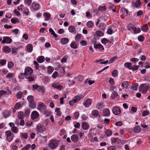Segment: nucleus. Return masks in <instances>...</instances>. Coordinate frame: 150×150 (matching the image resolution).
Segmentation results:
<instances>
[{"instance_id":"1","label":"nucleus","mask_w":150,"mask_h":150,"mask_svg":"<svg viewBox=\"0 0 150 150\" xmlns=\"http://www.w3.org/2000/svg\"><path fill=\"white\" fill-rule=\"evenodd\" d=\"M6 135V139L8 142H11L14 137V134L10 130H8L5 132Z\"/></svg>"},{"instance_id":"2","label":"nucleus","mask_w":150,"mask_h":150,"mask_svg":"<svg viewBox=\"0 0 150 150\" xmlns=\"http://www.w3.org/2000/svg\"><path fill=\"white\" fill-rule=\"evenodd\" d=\"M149 88V87L147 86L145 83L141 84L139 87V90L142 91V92L145 94L147 92V90Z\"/></svg>"},{"instance_id":"3","label":"nucleus","mask_w":150,"mask_h":150,"mask_svg":"<svg viewBox=\"0 0 150 150\" xmlns=\"http://www.w3.org/2000/svg\"><path fill=\"white\" fill-rule=\"evenodd\" d=\"M33 88L36 90L38 91L42 92V94L45 92V90L44 88L41 86H39L37 84L35 85H33Z\"/></svg>"},{"instance_id":"4","label":"nucleus","mask_w":150,"mask_h":150,"mask_svg":"<svg viewBox=\"0 0 150 150\" xmlns=\"http://www.w3.org/2000/svg\"><path fill=\"white\" fill-rule=\"evenodd\" d=\"M33 70L30 67H28L25 70V77L30 76L33 73Z\"/></svg>"},{"instance_id":"5","label":"nucleus","mask_w":150,"mask_h":150,"mask_svg":"<svg viewBox=\"0 0 150 150\" xmlns=\"http://www.w3.org/2000/svg\"><path fill=\"white\" fill-rule=\"evenodd\" d=\"M12 40L11 39L10 37L7 36L4 37H3V40L1 42V43L4 44L5 43L10 44Z\"/></svg>"},{"instance_id":"6","label":"nucleus","mask_w":150,"mask_h":150,"mask_svg":"<svg viewBox=\"0 0 150 150\" xmlns=\"http://www.w3.org/2000/svg\"><path fill=\"white\" fill-rule=\"evenodd\" d=\"M112 111L113 113L115 115H119L121 113V110L118 107L115 106L113 108Z\"/></svg>"},{"instance_id":"7","label":"nucleus","mask_w":150,"mask_h":150,"mask_svg":"<svg viewBox=\"0 0 150 150\" xmlns=\"http://www.w3.org/2000/svg\"><path fill=\"white\" fill-rule=\"evenodd\" d=\"M39 113L36 111H33L31 115V117L32 120H34L38 118L39 116Z\"/></svg>"},{"instance_id":"8","label":"nucleus","mask_w":150,"mask_h":150,"mask_svg":"<svg viewBox=\"0 0 150 150\" xmlns=\"http://www.w3.org/2000/svg\"><path fill=\"white\" fill-rule=\"evenodd\" d=\"M36 129L38 132L42 133L45 130L44 126L42 125H38L37 126Z\"/></svg>"},{"instance_id":"9","label":"nucleus","mask_w":150,"mask_h":150,"mask_svg":"<svg viewBox=\"0 0 150 150\" xmlns=\"http://www.w3.org/2000/svg\"><path fill=\"white\" fill-rule=\"evenodd\" d=\"M92 102V100L90 98H88L86 100L84 101L83 104L86 107H89Z\"/></svg>"},{"instance_id":"10","label":"nucleus","mask_w":150,"mask_h":150,"mask_svg":"<svg viewBox=\"0 0 150 150\" xmlns=\"http://www.w3.org/2000/svg\"><path fill=\"white\" fill-rule=\"evenodd\" d=\"M50 148L52 149H55L57 146V144L54 141L52 140L49 144Z\"/></svg>"},{"instance_id":"11","label":"nucleus","mask_w":150,"mask_h":150,"mask_svg":"<svg viewBox=\"0 0 150 150\" xmlns=\"http://www.w3.org/2000/svg\"><path fill=\"white\" fill-rule=\"evenodd\" d=\"M52 86L54 88L58 89L59 90H61L63 88V86L59 85V83H57L54 84L52 85Z\"/></svg>"},{"instance_id":"12","label":"nucleus","mask_w":150,"mask_h":150,"mask_svg":"<svg viewBox=\"0 0 150 150\" xmlns=\"http://www.w3.org/2000/svg\"><path fill=\"white\" fill-rule=\"evenodd\" d=\"M94 47L96 49H98L100 51H102L104 50L103 46L100 44H97L94 45Z\"/></svg>"},{"instance_id":"13","label":"nucleus","mask_w":150,"mask_h":150,"mask_svg":"<svg viewBox=\"0 0 150 150\" xmlns=\"http://www.w3.org/2000/svg\"><path fill=\"white\" fill-rule=\"evenodd\" d=\"M32 7L34 11H37L39 8V5L35 2H33L32 4Z\"/></svg>"},{"instance_id":"14","label":"nucleus","mask_w":150,"mask_h":150,"mask_svg":"<svg viewBox=\"0 0 150 150\" xmlns=\"http://www.w3.org/2000/svg\"><path fill=\"white\" fill-rule=\"evenodd\" d=\"M141 5V2L139 0L136 1L135 3L132 4V6L133 7L139 8Z\"/></svg>"},{"instance_id":"15","label":"nucleus","mask_w":150,"mask_h":150,"mask_svg":"<svg viewBox=\"0 0 150 150\" xmlns=\"http://www.w3.org/2000/svg\"><path fill=\"white\" fill-rule=\"evenodd\" d=\"M71 140L75 142H77L78 141V137L77 135L74 134L72 135L71 137Z\"/></svg>"},{"instance_id":"16","label":"nucleus","mask_w":150,"mask_h":150,"mask_svg":"<svg viewBox=\"0 0 150 150\" xmlns=\"http://www.w3.org/2000/svg\"><path fill=\"white\" fill-rule=\"evenodd\" d=\"M46 106L43 103L40 102L39 103V105L38 107V109L40 110L42 108L45 110L46 108Z\"/></svg>"},{"instance_id":"17","label":"nucleus","mask_w":150,"mask_h":150,"mask_svg":"<svg viewBox=\"0 0 150 150\" xmlns=\"http://www.w3.org/2000/svg\"><path fill=\"white\" fill-rule=\"evenodd\" d=\"M69 39L67 38H63L61 39V43L63 45L67 44L69 41Z\"/></svg>"},{"instance_id":"18","label":"nucleus","mask_w":150,"mask_h":150,"mask_svg":"<svg viewBox=\"0 0 150 150\" xmlns=\"http://www.w3.org/2000/svg\"><path fill=\"white\" fill-rule=\"evenodd\" d=\"M103 113L104 115L105 116H108L110 114L109 109L108 108L104 109L103 110Z\"/></svg>"},{"instance_id":"19","label":"nucleus","mask_w":150,"mask_h":150,"mask_svg":"<svg viewBox=\"0 0 150 150\" xmlns=\"http://www.w3.org/2000/svg\"><path fill=\"white\" fill-rule=\"evenodd\" d=\"M131 28L133 30L134 33L136 34L138 33L141 31L139 28H136L134 26H132Z\"/></svg>"},{"instance_id":"20","label":"nucleus","mask_w":150,"mask_h":150,"mask_svg":"<svg viewBox=\"0 0 150 150\" xmlns=\"http://www.w3.org/2000/svg\"><path fill=\"white\" fill-rule=\"evenodd\" d=\"M23 104L22 103H21V102H20L17 103L14 105V108L16 110L18 109L22 105H23Z\"/></svg>"},{"instance_id":"21","label":"nucleus","mask_w":150,"mask_h":150,"mask_svg":"<svg viewBox=\"0 0 150 150\" xmlns=\"http://www.w3.org/2000/svg\"><path fill=\"white\" fill-rule=\"evenodd\" d=\"M45 60V57L43 56H40L37 58V61L39 63L42 62Z\"/></svg>"},{"instance_id":"22","label":"nucleus","mask_w":150,"mask_h":150,"mask_svg":"<svg viewBox=\"0 0 150 150\" xmlns=\"http://www.w3.org/2000/svg\"><path fill=\"white\" fill-rule=\"evenodd\" d=\"M134 132L136 133H139L141 132V129L140 127H139L138 126H137L134 127Z\"/></svg>"},{"instance_id":"23","label":"nucleus","mask_w":150,"mask_h":150,"mask_svg":"<svg viewBox=\"0 0 150 150\" xmlns=\"http://www.w3.org/2000/svg\"><path fill=\"white\" fill-rule=\"evenodd\" d=\"M82 126V128L84 130H86L88 129V126L86 123L85 122H83Z\"/></svg>"},{"instance_id":"24","label":"nucleus","mask_w":150,"mask_h":150,"mask_svg":"<svg viewBox=\"0 0 150 150\" xmlns=\"http://www.w3.org/2000/svg\"><path fill=\"white\" fill-rule=\"evenodd\" d=\"M138 86V84L137 83H134L132 84V86L130 88L132 90H137Z\"/></svg>"},{"instance_id":"25","label":"nucleus","mask_w":150,"mask_h":150,"mask_svg":"<svg viewBox=\"0 0 150 150\" xmlns=\"http://www.w3.org/2000/svg\"><path fill=\"white\" fill-rule=\"evenodd\" d=\"M20 135L21 138L27 139L28 137V134L26 133H21Z\"/></svg>"},{"instance_id":"26","label":"nucleus","mask_w":150,"mask_h":150,"mask_svg":"<svg viewBox=\"0 0 150 150\" xmlns=\"http://www.w3.org/2000/svg\"><path fill=\"white\" fill-rule=\"evenodd\" d=\"M70 47L74 49H75L77 48L78 46L77 44L74 42H72L70 45Z\"/></svg>"},{"instance_id":"27","label":"nucleus","mask_w":150,"mask_h":150,"mask_svg":"<svg viewBox=\"0 0 150 150\" xmlns=\"http://www.w3.org/2000/svg\"><path fill=\"white\" fill-rule=\"evenodd\" d=\"M125 66L128 68L129 69H131L132 64L131 63H125L124 64Z\"/></svg>"},{"instance_id":"28","label":"nucleus","mask_w":150,"mask_h":150,"mask_svg":"<svg viewBox=\"0 0 150 150\" xmlns=\"http://www.w3.org/2000/svg\"><path fill=\"white\" fill-rule=\"evenodd\" d=\"M103 103L101 102L98 103L96 105V108L98 110L100 109L103 107Z\"/></svg>"},{"instance_id":"29","label":"nucleus","mask_w":150,"mask_h":150,"mask_svg":"<svg viewBox=\"0 0 150 150\" xmlns=\"http://www.w3.org/2000/svg\"><path fill=\"white\" fill-rule=\"evenodd\" d=\"M27 51L29 52H31L33 50L32 46L31 44H29L27 47Z\"/></svg>"},{"instance_id":"30","label":"nucleus","mask_w":150,"mask_h":150,"mask_svg":"<svg viewBox=\"0 0 150 150\" xmlns=\"http://www.w3.org/2000/svg\"><path fill=\"white\" fill-rule=\"evenodd\" d=\"M53 70L54 69L53 67L51 66L48 67L47 68V72L49 74H51L53 71Z\"/></svg>"},{"instance_id":"31","label":"nucleus","mask_w":150,"mask_h":150,"mask_svg":"<svg viewBox=\"0 0 150 150\" xmlns=\"http://www.w3.org/2000/svg\"><path fill=\"white\" fill-rule=\"evenodd\" d=\"M86 25L88 28H92L93 26V23L92 21H89L87 23Z\"/></svg>"},{"instance_id":"32","label":"nucleus","mask_w":150,"mask_h":150,"mask_svg":"<svg viewBox=\"0 0 150 150\" xmlns=\"http://www.w3.org/2000/svg\"><path fill=\"white\" fill-rule=\"evenodd\" d=\"M99 112L97 110H95L92 111V115L94 116H97L98 115Z\"/></svg>"},{"instance_id":"33","label":"nucleus","mask_w":150,"mask_h":150,"mask_svg":"<svg viewBox=\"0 0 150 150\" xmlns=\"http://www.w3.org/2000/svg\"><path fill=\"white\" fill-rule=\"evenodd\" d=\"M68 29L69 30L70 32L72 33L74 32L75 31V28L73 26H70L69 28Z\"/></svg>"},{"instance_id":"34","label":"nucleus","mask_w":150,"mask_h":150,"mask_svg":"<svg viewBox=\"0 0 150 150\" xmlns=\"http://www.w3.org/2000/svg\"><path fill=\"white\" fill-rule=\"evenodd\" d=\"M27 99L29 103L32 102L33 101L34 98L33 96L31 95L27 97Z\"/></svg>"},{"instance_id":"35","label":"nucleus","mask_w":150,"mask_h":150,"mask_svg":"<svg viewBox=\"0 0 150 150\" xmlns=\"http://www.w3.org/2000/svg\"><path fill=\"white\" fill-rule=\"evenodd\" d=\"M49 31L51 33V34L54 36V37L56 38L57 37V35L55 34L54 32L53 31L52 28H51L50 29Z\"/></svg>"},{"instance_id":"36","label":"nucleus","mask_w":150,"mask_h":150,"mask_svg":"<svg viewBox=\"0 0 150 150\" xmlns=\"http://www.w3.org/2000/svg\"><path fill=\"white\" fill-rule=\"evenodd\" d=\"M4 51L6 53L9 52L11 51V49L8 46H5L3 48Z\"/></svg>"},{"instance_id":"37","label":"nucleus","mask_w":150,"mask_h":150,"mask_svg":"<svg viewBox=\"0 0 150 150\" xmlns=\"http://www.w3.org/2000/svg\"><path fill=\"white\" fill-rule=\"evenodd\" d=\"M3 115L5 118L8 117L10 115L9 112L7 110H5L3 113Z\"/></svg>"},{"instance_id":"38","label":"nucleus","mask_w":150,"mask_h":150,"mask_svg":"<svg viewBox=\"0 0 150 150\" xmlns=\"http://www.w3.org/2000/svg\"><path fill=\"white\" fill-rule=\"evenodd\" d=\"M129 85L127 81H124L122 84L121 86L123 88H127Z\"/></svg>"},{"instance_id":"39","label":"nucleus","mask_w":150,"mask_h":150,"mask_svg":"<svg viewBox=\"0 0 150 150\" xmlns=\"http://www.w3.org/2000/svg\"><path fill=\"white\" fill-rule=\"evenodd\" d=\"M18 117L21 119H22L24 117L23 113L22 112H19L18 115Z\"/></svg>"},{"instance_id":"40","label":"nucleus","mask_w":150,"mask_h":150,"mask_svg":"<svg viewBox=\"0 0 150 150\" xmlns=\"http://www.w3.org/2000/svg\"><path fill=\"white\" fill-rule=\"evenodd\" d=\"M82 98H81L79 96H76L74 97V99L73 100L74 102L76 103L79 101Z\"/></svg>"},{"instance_id":"41","label":"nucleus","mask_w":150,"mask_h":150,"mask_svg":"<svg viewBox=\"0 0 150 150\" xmlns=\"http://www.w3.org/2000/svg\"><path fill=\"white\" fill-rule=\"evenodd\" d=\"M105 133L108 137L110 136L112 134V132L110 129H108L106 131Z\"/></svg>"},{"instance_id":"42","label":"nucleus","mask_w":150,"mask_h":150,"mask_svg":"<svg viewBox=\"0 0 150 150\" xmlns=\"http://www.w3.org/2000/svg\"><path fill=\"white\" fill-rule=\"evenodd\" d=\"M60 110V109L59 108H57L55 110V111L57 113V115L58 116H60L62 114Z\"/></svg>"},{"instance_id":"43","label":"nucleus","mask_w":150,"mask_h":150,"mask_svg":"<svg viewBox=\"0 0 150 150\" xmlns=\"http://www.w3.org/2000/svg\"><path fill=\"white\" fill-rule=\"evenodd\" d=\"M118 74V72L117 70H115L113 71L112 73V75L113 76L115 77L117 76Z\"/></svg>"},{"instance_id":"44","label":"nucleus","mask_w":150,"mask_h":150,"mask_svg":"<svg viewBox=\"0 0 150 150\" xmlns=\"http://www.w3.org/2000/svg\"><path fill=\"white\" fill-rule=\"evenodd\" d=\"M101 42L104 44H106V43L108 42V40L107 39L105 38H103L101 40ZM110 41H109V43H111Z\"/></svg>"},{"instance_id":"45","label":"nucleus","mask_w":150,"mask_h":150,"mask_svg":"<svg viewBox=\"0 0 150 150\" xmlns=\"http://www.w3.org/2000/svg\"><path fill=\"white\" fill-rule=\"evenodd\" d=\"M118 95V94L117 92H114L112 93L111 97L112 99H114Z\"/></svg>"},{"instance_id":"46","label":"nucleus","mask_w":150,"mask_h":150,"mask_svg":"<svg viewBox=\"0 0 150 150\" xmlns=\"http://www.w3.org/2000/svg\"><path fill=\"white\" fill-rule=\"evenodd\" d=\"M25 78L26 79H27L28 81L30 82L33 81L35 79V78L34 77L31 76H29L27 77H25Z\"/></svg>"},{"instance_id":"47","label":"nucleus","mask_w":150,"mask_h":150,"mask_svg":"<svg viewBox=\"0 0 150 150\" xmlns=\"http://www.w3.org/2000/svg\"><path fill=\"white\" fill-rule=\"evenodd\" d=\"M96 34L98 36L101 37L103 35V33L100 30H98L96 32Z\"/></svg>"},{"instance_id":"48","label":"nucleus","mask_w":150,"mask_h":150,"mask_svg":"<svg viewBox=\"0 0 150 150\" xmlns=\"http://www.w3.org/2000/svg\"><path fill=\"white\" fill-rule=\"evenodd\" d=\"M148 28V26L147 25L143 26L142 28V30L143 31H145Z\"/></svg>"},{"instance_id":"49","label":"nucleus","mask_w":150,"mask_h":150,"mask_svg":"<svg viewBox=\"0 0 150 150\" xmlns=\"http://www.w3.org/2000/svg\"><path fill=\"white\" fill-rule=\"evenodd\" d=\"M22 94V92L21 91H19L18 93H17L16 96L18 98L20 99L21 98Z\"/></svg>"},{"instance_id":"50","label":"nucleus","mask_w":150,"mask_h":150,"mask_svg":"<svg viewBox=\"0 0 150 150\" xmlns=\"http://www.w3.org/2000/svg\"><path fill=\"white\" fill-rule=\"evenodd\" d=\"M98 9L101 11H103L106 10V7L105 6H99L98 8Z\"/></svg>"},{"instance_id":"51","label":"nucleus","mask_w":150,"mask_h":150,"mask_svg":"<svg viewBox=\"0 0 150 150\" xmlns=\"http://www.w3.org/2000/svg\"><path fill=\"white\" fill-rule=\"evenodd\" d=\"M18 50L17 48H12L11 52L14 55L17 54V51Z\"/></svg>"},{"instance_id":"52","label":"nucleus","mask_w":150,"mask_h":150,"mask_svg":"<svg viewBox=\"0 0 150 150\" xmlns=\"http://www.w3.org/2000/svg\"><path fill=\"white\" fill-rule=\"evenodd\" d=\"M30 107L33 108H35L36 107V103H35L33 101L32 102H30Z\"/></svg>"},{"instance_id":"53","label":"nucleus","mask_w":150,"mask_h":150,"mask_svg":"<svg viewBox=\"0 0 150 150\" xmlns=\"http://www.w3.org/2000/svg\"><path fill=\"white\" fill-rule=\"evenodd\" d=\"M117 57H114L111 58L110 59L108 63H113L115 60H116L117 59Z\"/></svg>"},{"instance_id":"54","label":"nucleus","mask_w":150,"mask_h":150,"mask_svg":"<svg viewBox=\"0 0 150 150\" xmlns=\"http://www.w3.org/2000/svg\"><path fill=\"white\" fill-rule=\"evenodd\" d=\"M14 65L13 63L12 62H8V67L9 68H11L13 67Z\"/></svg>"},{"instance_id":"55","label":"nucleus","mask_w":150,"mask_h":150,"mask_svg":"<svg viewBox=\"0 0 150 150\" xmlns=\"http://www.w3.org/2000/svg\"><path fill=\"white\" fill-rule=\"evenodd\" d=\"M128 11L125 8H123L121 9V12L122 13H125V12L126 13V15L127 16L128 14Z\"/></svg>"},{"instance_id":"56","label":"nucleus","mask_w":150,"mask_h":150,"mask_svg":"<svg viewBox=\"0 0 150 150\" xmlns=\"http://www.w3.org/2000/svg\"><path fill=\"white\" fill-rule=\"evenodd\" d=\"M76 79L79 81H81L83 79V77L82 75H80L76 77Z\"/></svg>"},{"instance_id":"57","label":"nucleus","mask_w":150,"mask_h":150,"mask_svg":"<svg viewBox=\"0 0 150 150\" xmlns=\"http://www.w3.org/2000/svg\"><path fill=\"white\" fill-rule=\"evenodd\" d=\"M6 62V61L5 59L1 60L0 61V64L1 65L3 66L5 64Z\"/></svg>"},{"instance_id":"58","label":"nucleus","mask_w":150,"mask_h":150,"mask_svg":"<svg viewBox=\"0 0 150 150\" xmlns=\"http://www.w3.org/2000/svg\"><path fill=\"white\" fill-rule=\"evenodd\" d=\"M138 39L139 41L142 42L144 40V38L142 35H140L138 37Z\"/></svg>"},{"instance_id":"59","label":"nucleus","mask_w":150,"mask_h":150,"mask_svg":"<svg viewBox=\"0 0 150 150\" xmlns=\"http://www.w3.org/2000/svg\"><path fill=\"white\" fill-rule=\"evenodd\" d=\"M30 112V110L29 109H28L26 110H25V116L26 117H28L29 115Z\"/></svg>"},{"instance_id":"60","label":"nucleus","mask_w":150,"mask_h":150,"mask_svg":"<svg viewBox=\"0 0 150 150\" xmlns=\"http://www.w3.org/2000/svg\"><path fill=\"white\" fill-rule=\"evenodd\" d=\"M139 67V66L135 65L133 67H132L131 69H132L133 71H134V70H137L138 69Z\"/></svg>"},{"instance_id":"61","label":"nucleus","mask_w":150,"mask_h":150,"mask_svg":"<svg viewBox=\"0 0 150 150\" xmlns=\"http://www.w3.org/2000/svg\"><path fill=\"white\" fill-rule=\"evenodd\" d=\"M105 27V25L103 23H100L99 25V28L101 30H103Z\"/></svg>"},{"instance_id":"62","label":"nucleus","mask_w":150,"mask_h":150,"mask_svg":"<svg viewBox=\"0 0 150 150\" xmlns=\"http://www.w3.org/2000/svg\"><path fill=\"white\" fill-rule=\"evenodd\" d=\"M43 16L44 17L47 18H49L50 16V13H43Z\"/></svg>"},{"instance_id":"63","label":"nucleus","mask_w":150,"mask_h":150,"mask_svg":"<svg viewBox=\"0 0 150 150\" xmlns=\"http://www.w3.org/2000/svg\"><path fill=\"white\" fill-rule=\"evenodd\" d=\"M11 130L14 133L18 131V128L16 127H13L11 129Z\"/></svg>"},{"instance_id":"64","label":"nucleus","mask_w":150,"mask_h":150,"mask_svg":"<svg viewBox=\"0 0 150 150\" xmlns=\"http://www.w3.org/2000/svg\"><path fill=\"white\" fill-rule=\"evenodd\" d=\"M81 34H78L75 37V39L78 41L80 38L81 37Z\"/></svg>"}]
</instances>
